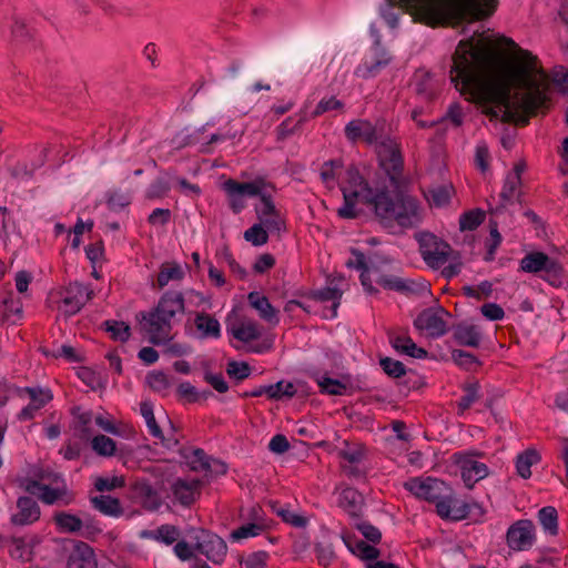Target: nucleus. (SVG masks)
Segmentation results:
<instances>
[{
	"mask_svg": "<svg viewBox=\"0 0 568 568\" xmlns=\"http://www.w3.org/2000/svg\"><path fill=\"white\" fill-rule=\"evenodd\" d=\"M321 393L328 395H344L347 390V385L338 379L323 376L317 381Z\"/></svg>",
	"mask_w": 568,
	"mask_h": 568,
	"instance_id": "nucleus-58",
	"label": "nucleus"
},
{
	"mask_svg": "<svg viewBox=\"0 0 568 568\" xmlns=\"http://www.w3.org/2000/svg\"><path fill=\"white\" fill-rule=\"evenodd\" d=\"M452 60L450 81L457 90L480 103L504 108V123L528 124V116H523L511 100L513 83L506 77L504 54L495 44L476 41L474 37L460 40Z\"/></svg>",
	"mask_w": 568,
	"mask_h": 568,
	"instance_id": "nucleus-1",
	"label": "nucleus"
},
{
	"mask_svg": "<svg viewBox=\"0 0 568 568\" xmlns=\"http://www.w3.org/2000/svg\"><path fill=\"white\" fill-rule=\"evenodd\" d=\"M464 395L457 402V414L464 415L466 410H468L474 403H476L479 398V389L480 385L478 382L467 383L462 387Z\"/></svg>",
	"mask_w": 568,
	"mask_h": 568,
	"instance_id": "nucleus-41",
	"label": "nucleus"
},
{
	"mask_svg": "<svg viewBox=\"0 0 568 568\" xmlns=\"http://www.w3.org/2000/svg\"><path fill=\"white\" fill-rule=\"evenodd\" d=\"M51 151L50 145L44 146L38 156V159L28 164L26 161H17L16 163L8 166V172L11 178L16 180H24L33 176V173L37 169L41 168L48 159V155Z\"/></svg>",
	"mask_w": 568,
	"mask_h": 568,
	"instance_id": "nucleus-23",
	"label": "nucleus"
},
{
	"mask_svg": "<svg viewBox=\"0 0 568 568\" xmlns=\"http://www.w3.org/2000/svg\"><path fill=\"white\" fill-rule=\"evenodd\" d=\"M91 446L92 449L102 457H111L116 450L115 442L102 434L97 435L91 439Z\"/></svg>",
	"mask_w": 568,
	"mask_h": 568,
	"instance_id": "nucleus-52",
	"label": "nucleus"
},
{
	"mask_svg": "<svg viewBox=\"0 0 568 568\" xmlns=\"http://www.w3.org/2000/svg\"><path fill=\"white\" fill-rule=\"evenodd\" d=\"M388 337L392 346L402 354H406L414 358H425L427 356V351L417 346L415 342L405 333H389Z\"/></svg>",
	"mask_w": 568,
	"mask_h": 568,
	"instance_id": "nucleus-26",
	"label": "nucleus"
},
{
	"mask_svg": "<svg viewBox=\"0 0 568 568\" xmlns=\"http://www.w3.org/2000/svg\"><path fill=\"white\" fill-rule=\"evenodd\" d=\"M425 293H430V284L428 282L404 280V288L402 290V294L406 296H422Z\"/></svg>",
	"mask_w": 568,
	"mask_h": 568,
	"instance_id": "nucleus-62",
	"label": "nucleus"
},
{
	"mask_svg": "<svg viewBox=\"0 0 568 568\" xmlns=\"http://www.w3.org/2000/svg\"><path fill=\"white\" fill-rule=\"evenodd\" d=\"M194 325L200 332L201 338H220L221 325L219 321L211 314L205 312L196 313Z\"/></svg>",
	"mask_w": 568,
	"mask_h": 568,
	"instance_id": "nucleus-32",
	"label": "nucleus"
},
{
	"mask_svg": "<svg viewBox=\"0 0 568 568\" xmlns=\"http://www.w3.org/2000/svg\"><path fill=\"white\" fill-rule=\"evenodd\" d=\"M102 326L108 333H110V336L113 341L124 343L131 336V328L125 322L108 320L103 322Z\"/></svg>",
	"mask_w": 568,
	"mask_h": 568,
	"instance_id": "nucleus-50",
	"label": "nucleus"
},
{
	"mask_svg": "<svg viewBox=\"0 0 568 568\" xmlns=\"http://www.w3.org/2000/svg\"><path fill=\"white\" fill-rule=\"evenodd\" d=\"M60 301L58 310L65 316L70 317L79 313L88 301L94 296L93 291L79 282H71L60 291Z\"/></svg>",
	"mask_w": 568,
	"mask_h": 568,
	"instance_id": "nucleus-10",
	"label": "nucleus"
},
{
	"mask_svg": "<svg viewBox=\"0 0 568 568\" xmlns=\"http://www.w3.org/2000/svg\"><path fill=\"white\" fill-rule=\"evenodd\" d=\"M387 1H388V6L385 10H383L382 16H383L385 22L390 28H396L398 26V19H399V12L395 11V8L397 7V4H398V10L400 12H403V10H405L409 14H410V12L406 8V4L403 2V0H387Z\"/></svg>",
	"mask_w": 568,
	"mask_h": 568,
	"instance_id": "nucleus-56",
	"label": "nucleus"
},
{
	"mask_svg": "<svg viewBox=\"0 0 568 568\" xmlns=\"http://www.w3.org/2000/svg\"><path fill=\"white\" fill-rule=\"evenodd\" d=\"M344 168V160L342 158L331 159L325 161L320 170V176L322 182L332 189L342 169Z\"/></svg>",
	"mask_w": 568,
	"mask_h": 568,
	"instance_id": "nucleus-39",
	"label": "nucleus"
},
{
	"mask_svg": "<svg viewBox=\"0 0 568 568\" xmlns=\"http://www.w3.org/2000/svg\"><path fill=\"white\" fill-rule=\"evenodd\" d=\"M470 513V505L464 500L452 497L450 493L437 504V515L443 519L459 521L466 519Z\"/></svg>",
	"mask_w": 568,
	"mask_h": 568,
	"instance_id": "nucleus-19",
	"label": "nucleus"
},
{
	"mask_svg": "<svg viewBox=\"0 0 568 568\" xmlns=\"http://www.w3.org/2000/svg\"><path fill=\"white\" fill-rule=\"evenodd\" d=\"M418 243L424 262L433 270L443 267L455 252L447 242L429 232L422 233Z\"/></svg>",
	"mask_w": 568,
	"mask_h": 568,
	"instance_id": "nucleus-7",
	"label": "nucleus"
},
{
	"mask_svg": "<svg viewBox=\"0 0 568 568\" xmlns=\"http://www.w3.org/2000/svg\"><path fill=\"white\" fill-rule=\"evenodd\" d=\"M385 120L378 119L372 123L367 119H355L344 128V135L348 142L356 144L364 142L367 145L378 144L384 134Z\"/></svg>",
	"mask_w": 568,
	"mask_h": 568,
	"instance_id": "nucleus-8",
	"label": "nucleus"
},
{
	"mask_svg": "<svg viewBox=\"0 0 568 568\" xmlns=\"http://www.w3.org/2000/svg\"><path fill=\"white\" fill-rule=\"evenodd\" d=\"M506 541L508 547L516 551L531 548L535 542V526L532 521L528 519L515 521L507 530Z\"/></svg>",
	"mask_w": 568,
	"mask_h": 568,
	"instance_id": "nucleus-15",
	"label": "nucleus"
},
{
	"mask_svg": "<svg viewBox=\"0 0 568 568\" xmlns=\"http://www.w3.org/2000/svg\"><path fill=\"white\" fill-rule=\"evenodd\" d=\"M203 483L200 479L176 478L171 485V493L180 505L192 506L201 496Z\"/></svg>",
	"mask_w": 568,
	"mask_h": 568,
	"instance_id": "nucleus-16",
	"label": "nucleus"
},
{
	"mask_svg": "<svg viewBox=\"0 0 568 568\" xmlns=\"http://www.w3.org/2000/svg\"><path fill=\"white\" fill-rule=\"evenodd\" d=\"M256 183L258 185L260 193L255 196L260 199L261 204L255 205L254 211L258 221H262L266 219V216L274 215V213L278 211L275 206L272 193L267 192V189L275 191V185L262 176L256 178Z\"/></svg>",
	"mask_w": 568,
	"mask_h": 568,
	"instance_id": "nucleus-21",
	"label": "nucleus"
},
{
	"mask_svg": "<svg viewBox=\"0 0 568 568\" xmlns=\"http://www.w3.org/2000/svg\"><path fill=\"white\" fill-rule=\"evenodd\" d=\"M156 541L165 545H172L178 541L180 537V530L173 525H161L155 529Z\"/></svg>",
	"mask_w": 568,
	"mask_h": 568,
	"instance_id": "nucleus-64",
	"label": "nucleus"
},
{
	"mask_svg": "<svg viewBox=\"0 0 568 568\" xmlns=\"http://www.w3.org/2000/svg\"><path fill=\"white\" fill-rule=\"evenodd\" d=\"M171 190V185L169 181L164 178H156L149 185L145 192V197L149 200H156L164 197L169 191Z\"/></svg>",
	"mask_w": 568,
	"mask_h": 568,
	"instance_id": "nucleus-59",
	"label": "nucleus"
},
{
	"mask_svg": "<svg viewBox=\"0 0 568 568\" xmlns=\"http://www.w3.org/2000/svg\"><path fill=\"white\" fill-rule=\"evenodd\" d=\"M67 568H97L93 548L79 541L68 558Z\"/></svg>",
	"mask_w": 568,
	"mask_h": 568,
	"instance_id": "nucleus-25",
	"label": "nucleus"
},
{
	"mask_svg": "<svg viewBox=\"0 0 568 568\" xmlns=\"http://www.w3.org/2000/svg\"><path fill=\"white\" fill-rule=\"evenodd\" d=\"M194 549L215 565L222 564L227 554V545L219 535L201 529L195 536Z\"/></svg>",
	"mask_w": 568,
	"mask_h": 568,
	"instance_id": "nucleus-13",
	"label": "nucleus"
},
{
	"mask_svg": "<svg viewBox=\"0 0 568 568\" xmlns=\"http://www.w3.org/2000/svg\"><path fill=\"white\" fill-rule=\"evenodd\" d=\"M53 523L58 530L64 534L79 532L83 527V520L79 516L67 511L54 513Z\"/></svg>",
	"mask_w": 568,
	"mask_h": 568,
	"instance_id": "nucleus-36",
	"label": "nucleus"
},
{
	"mask_svg": "<svg viewBox=\"0 0 568 568\" xmlns=\"http://www.w3.org/2000/svg\"><path fill=\"white\" fill-rule=\"evenodd\" d=\"M180 454L194 471H204L210 468L207 464L210 456L202 448H182Z\"/></svg>",
	"mask_w": 568,
	"mask_h": 568,
	"instance_id": "nucleus-38",
	"label": "nucleus"
},
{
	"mask_svg": "<svg viewBox=\"0 0 568 568\" xmlns=\"http://www.w3.org/2000/svg\"><path fill=\"white\" fill-rule=\"evenodd\" d=\"M444 316H450V313L443 306L428 307L417 315L414 326L419 331H426L432 337H440L448 331Z\"/></svg>",
	"mask_w": 568,
	"mask_h": 568,
	"instance_id": "nucleus-14",
	"label": "nucleus"
},
{
	"mask_svg": "<svg viewBox=\"0 0 568 568\" xmlns=\"http://www.w3.org/2000/svg\"><path fill=\"white\" fill-rule=\"evenodd\" d=\"M140 413L144 417L149 433L154 438L160 439L162 443L165 442L164 434L155 420L153 413V405L150 402H142L140 404Z\"/></svg>",
	"mask_w": 568,
	"mask_h": 568,
	"instance_id": "nucleus-45",
	"label": "nucleus"
},
{
	"mask_svg": "<svg viewBox=\"0 0 568 568\" xmlns=\"http://www.w3.org/2000/svg\"><path fill=\"white\" fill-rule=\"evenodd\" d=\"M462 290L465 296L480 301L483 297L491 295L493 284L489 281H483L476 287L466 285Z\"/></svg>",
	"mask_w": 568,
	"mask_h": 568,
	"instance_id": "nucleus-60",
	"label": "nucleus"
},
{
	"mask_svg": "<svg viewBox=\"0 0 568 568\" xmlns=\"http://www.w3.org/2000/svg\"><path fill=\"white\" fill-rule=\"evenodd\" d=\"M541 456L539 452L535 448H527L516 457V470L517 474L524 478L528 479L531 477V466L540 463Z\"/></svg>",
	"mask_w": 568,
	"mask_h": 568,
	"instance_id": "nucleus-34",
	"label": "nucleus"
},
{
	"mask_svg": "<svg viewBox=\"0 0 568 568\" xmlns=\"http://www.w3.org/2000/svg\"><path fill=\"white\" fill-rule=\"evenodd\" d=\"M452 358L457 366L468 372L475 371L477 366L481 365L477 356L463 349H454Z\"/></svg>",
	"mask_w": 568,
	"mask_h": 568,
	"instance_id": "nucleus-53",
	"label": "nucleus"
},
{
	"mask_svg": "<svg viewBox=\"0 0 568 568\" xmlns=\"http://www.w3.org/2000/svg\"><path fill=\"white\" fill-rule=\"evenodd\" d=\"M548 255L544 252H531L526 254L520 261L519 270L526 273H539L545 268Z\"/></svg>",
	"mask_w": 568,
	"mask_h": 568,
	"instance_id": "nucleus-44",
	"label": "nucleus"
},
{
	"mask_svg": "<svg viewBox=\"0 0 568 568\" xmlns=\"http://www.w3.org/2000/svg\"><path fill=\"white\" fill-rule=\"evenodd\" d=\"M343 542L347 549L358 558L363 560H376L381 556V551L375 546L368 545L363 539H359L356 535L345 532L342 535Z\"/></svg>",
	"mask_w": 568,
	"mask_h": 568,
	"instance_id": "nucleus-22",
	"label": "nucleus"
},
{
	"mask_svg": "<svg viewBox=\"0 0 568 568\" xmlns=\"http://www.w3.org/2000/svg\"><path fill=\"white\" fill-rule=\"evenodd\" d=\"M415 22L447 27L484 21L497 10L499 0H403Z\"/></svg>",
	"mask_w": 568,
	"mask_h": 568,
	"instance_id": "nucleus-3",
	"label": "nucleus"
},
{
	"mask_svg": "<svg viewBox=\"0 0 568 568\" xmlns=\"http://www.w3.org/2000/svg\"><path fill=\"white\" fill-rule=\"evenodd\" d=\"M243 237L245 241L250 242L253 246H262L268 242V232L263 226V224L255 223L251 227H248Z\"/></svg>",
	"mask_w": 568,
	"mask_h": 568,
	"instance_id": "nucleus-54",
	"label": "nucleus"
},
{
	"mask_svg": "<svg viewBox=\"0 0 568 568\" xmlns=\"http://www.w3.org/2000/svg\"><path fill=\"white\" fill-rule=\"evenodd\" d=\"M12 549H10V556L14 559H19L23 562L32 559V547L34 542H27L24 537H11Z\"/></svg>",
	"mask_w": 568,
	"mask_h": 568,
	"instance_id": "nucleus-48",
	"label": "nucleus"
},
{
	"mask_svg": "<svg viewBox=\"0 0 568 568\" xmlns=\"http://www.w3.org/2000/svg\"><path fill=\"white\" fill-rule=\"evenodd\" d=\"M1 321L2 323L6 322H16L13 317L21 318L22 316V303L19 298H14L13 293H8L1 301Z\"/></svg>",
	"mask_w": 568,
	"mask_h": 568,
	"instance_id": "nucleus-40",
	"label": "nucleus"
},
{
	"mask_svg": "<svg viewBox=\"0 0 568 568\" xmlns=\"http://www.w3.org/2000/svg\"><path fill=\"white\" fill-rule=\"evenodd\" d=\"M379 365L392 378L400 379L403 376H406V366L397 359L392 357H383L379 359Z\"/></svg>",
	"mask_w": 568,
	"mask_h": 568,
	"instance_id": "nucleus-57",
	"label": "nucleus"
},
{
	"mask_svg": "<svg viewBox=\"0 0 568 568\" xmlns=\"http://www.w3.org/2000/svg\"><path fill=\"white\" fill-rule=\"evenodd\" d=\"M17 395L23 397L28 395L30 403L36 405L38 409H42L53 398L52 392L49 388L41 387H16Z\"/></svg>",
	"mask_w": 568,
	"mask_h": 568,
	"instance_id": "nucleus-37",
	"label": "nucleus"
},
{
	"mask_svg": "<svg viewBox=\"0 0 568 568\" xmlns=\"http://www.w3.org/2000/svg\"><path fill=\"white\" fill-rule=\"evenodd\" d=\"M378 165L384 171L387 185L405 196H412L402 187L404 156L400 142L390 135H385L377 144Z\"/></svg>",
	"mask_w": 568,
	"mask_h": 568,
	"instance_id": "nucleus-6",
	"label": "nucleus"
},
{
	"mask_svg": "<svg viewBox=\"0 0 568 568\" xmlns=\"http://www.w3.org/2000/svg\"><path fill=\"white\" fill-rule=\"evenodd\" d=\"M364 505L363 495L353 487H346L342 490L338 498V506L349 516L358 517Z\"/></svg>",
	"mask_w": 568,
	"mask_h": 568,
	"instance_id": "nucleus-28",
	"label": "nucleus"
},
{
	"mask_svg": "<svg viewBox=\"0 0 568 568\" xmlns=\"http://www.w3.org/2000/svg\"><path fill=\"white\" fill-rule=\"evenodd\" d=\"M314 551L318 565L323 566L324 568H328L336 558L332 545L316 544Z\"/></svg>",
	"mask_w": 568,
	"mask_h": 568,
	"instance_id": "nucleus-61",
	"label": "nucleus"
},
{
	"mask_svg": "<svg viewBox=\"0 0 568 568\" xmlns=\"http://www.w3.org/2000/svg\"><path fill=\"white\" fill-rule=\"evenodd\" d=\"M344 203L337 215L344 220L357 219L362 210L357 203L366 205L374 213L378 223L390 229H414L423 221V209L415 196H405L389 189L385 179H378L373 185L361 173L356 164H349L338 182Z\"/></svg>",
	"mask_w": 568,
	"mask_h": 568,
	"instance_id": "nucleus-2",
	"label": "nucleus"
},
{
	"mask_svg": "<svg viewBox=\"0 0 568 568\" xmlns=\"http://www.w3.org/2000/svg\"><path fill=\"white\" fill-rule=\"evenodd\" d=\"M538 520L546 532L551 536L558 535V513L555 507H542L538 511Z\"/></svg>",
	"mask_w": 568,
	"mask_h": 568,
	"instance_id": "nucleus-46",
	"label": "nucleus"
},
{
	"mask_svg": "<svg viewBox=\"0 0 568 568\" xmlns=\"http://www.w3.org/2000/svg\"><path fill=\"white\" fill-rule=\"evenodd\" d=\"M185 312V301L181 292L166 291L159 298L158 304L149 312H140L136 320L141 329L149 336L153 345L164 344L171 334L172 323L176 316Z\"/></svg>",
	"mask_w": 568,
	"mask_h": 568,
	"instance_id": "nucleus-5",
	"label": "nucleus"
},
{
	"mask_svg": "<svg viewBox=\"0 0 568 568\" xmlns=\"http://www.w3.org/2000/svg\"><path fill=\"white\" fill-rule=\"evenodd\" d=\"M90 503L95 510L109 517L118 518L124 514L120 499L110 495L90 497Z\"/></svg>",
	"mask_w": 568,
	"mask_h": 568,
	"instance_id": "nucleus-30",
	"label": "nucleus"
},
{
	"mask_svg": "<svg viewBox=\"0 0 568 568\" xmlns=\"http://www.w3.org/2000/svg\"><path fill=\"white\" fill-rule=\"evenodd\" d=\"M235 339L242 343H250L261 337L262 333L260 326L254 321L241 322L240 324L229 325L226 328Z\"/></svg>",
	"mask_w": 568,
	"mask_h": 568,
	"instance_id": "nucleus-31",
	"label": "nucleus"
},
{
	"mask_svg": "<svg viewBox=\"0 0 568 568\" xmlns=\"http://www.w3.org/2000/svg\"><path fill=\"white\" fill-rule=\"evenodd\" d=\"M521 182L518 181L517 175H507L501 192L499 194V205L496 212L514 204L515 202L523 204L524 194L520 191Z\"/></svg>",
	"mask_w": 568,
	"mask_h": 568,
	"instance_id": "nucleus-24",
	"label": "nucleus"
},
{
	"mask_svg": "<svg viewBox=\"0 0 568 568\" xmlns=\"http://www.w3.org/2000/svg\"><path fill=\"white\" fill-rule=\"evenodd\" d=\"M222 189L226 194L227 205L234 214H240L246 207L245 196L254 197L260 193L256 178L250 182L227 179Z\"/></svg>",
	"mask_w": 568,
	"mask_h": 568,
	"instance_id": "nucleus-11",
	"label": "nucleus"
},
{
	"mask_svg": "<svg viewBox=\"0 0 568 568\" xmlns=\"http://www.w3.org/2000/svg\"><path fill=\"white\" fill-rule=\"evenodd\" d=\"M131 202L132 196L128 192L111 190L105 193V203L111 211H121L129 206Z\"/></svg>",
	"mask_w": 568,
	"mask_h": 568,
	"instance_id": "nucleus-51",
	"label": "nucleus"
},
{
	"mask_svg": "<svg viewBox=\"0 0 568 568\" xmlns=\"http://www.w3.org/2000/svg\"><path fill=\"white\" fill-rule=\"evenodd\" d=\"M184 277V271L176 262H164L160 266L156 283L152 286L155 288H163L170 281H181Z\"/></svg>",
	"mask_w": 568,
	"mask_h": 568,
	"instance_id": "nucleus-35",
	"label": "nucleus"
},
{
	"mask_svg": "<svg viewBox=\"0 0 568 568\" xmlns=\"http://www.w3.org/2000/svg\"><path fill=\"white\" fill-rule=\"evenodd\" d=\"M306 122L305 114H302L297 121H294L293 116H287L281 124L275 129L276 141L283 142L296 132L303 129Z\"/></svg>",
	"mask_w": 568,
	"mask_h": 568,
	"instance_id": "nucleus-42",
	"label": "nucleus"
},
{
	"mask_svg": "<svg viewBox=\"0 0 568 568\" xmlns=\"http://www.w3.org/2000/svg\"><path fill=\"white\" fill-rule=\"evenodd\" d=\"M18 513L13 514L10 521L14 526H27L38 521L41 510L38 503L29 496H21L17 500Z\"/></svg>",
	"mask_w": 568,
	"mask_h": 568,
	"instance_id": "nucleus-18",
	"label": "nucleus"
},
{
	"mask_svg": "<svg viewBox=\"0 0 568 568\" xmlns=\"http://www.w3.org/2000/svg\"><path fill=\"white\" fill-rule=\"evenodd\" d=\"M414 80L416 95L427 104L433 103L437 99L440 88L432 73L418 70Z\"/></svg>",
	"mask_w": 568,
	"mask_h": 568,
	"instance_id": "nucleus-20",
	"label": "nucleus"
},
{
	"mask_svg": "<svg viewBox=\"0 0 568 568\" xmlns=\"http://www.w3.org/2000/svg\"><path fill=\"white\" fill-rule=\"evenodd\" d=\"M247 301L250 305L258 312L262 320L273 324L278 323V312L273 307L266 296L258 292H251L247 296Z\"/></svg>",
	"mask_w": 568,
	"mask_h": 568,
	"instance_id": "nucleus-29",
	"label": "nucleus"
},
{
	"mask_svg": "<svg viewBox=\"0 0 568 568\" xmlns=\"http://www.w3.org/2000/svg\"><path fill=\"white\" fill-rule=\"evenodd\" d=\"M404 488L418 499L435 504L436 507L438 503L447 497L448 493H452V489L444 480L433 477L425 479L412 477L404 483Z\"/></svg>",
	"mask_w": 568,
	"mask_h": 568,
	"instance_id": "nucleus-9",
	"label": "nucleus"
},
{
	"mask_svg": "<svg viewBox=\"0 0 568 568\" xmlns=\"http://www.w3.org/2000/svg\"><path fill=\"white\" fill-rule=\"evenodd\" d=\"M428 201L437 206L442 207L450 201V189L446 185H439L428 191Z\"/></svg>",
	"mask_w": 568,
	"mask_h": 568,
	"instance_id": "nucleus-63",
	"label": "nucleus"
},
{
	"mask_svg": "<svg viewBox=\"0 0 568 568\" xmlns=\"http://www.w3.org/2000/svg\"><path fill=\"white\" fill-rule=\"evenodd\" d=\"M267 527L268 526L265 521L248 523L234 529L230 537L233 541H239L248 537H256L265 531Z\"/></svg>",
	"mask_w": 568,
	"mask_h": 568,
	"instance_id": "nucleus-47",
	"label": "nucleus"
},
{
	"mask_svg": "<svg viewBox=\"0 0 568 568\" xmlns=\"http://www.w3.org/2000/svg\"><path fill=\"white\" fill-rule=\"evenodd\" d=\"M484 219L485 214L481 210L465 212L459 217V227L462 231H474L484 222Z\"/></svg>",
	"mask_w": 568,
	"mask_h": 568,
	"instance_id": "nucleus-55",
	"label": "nucleus"
},
{
	"mask_svg": "<svg viewBox=\"0 0 568 568\" xmlns=\"http://www.w3.org/2000/svg\"><path fill=\"white\" fill-rule=\"evenodd\" d=\"M295 295L302 296V297H307V298H311L313 301H318V302L333 301L331 317H336L337 307L341 304V298H342L343 292H342V290H339L337 287L327 286V287H324L321 290H313L310 292L298 291L295 293Z\"/></svg>",
	"mask_w": 568,
	"mask_h": 568,
	"instance_id": "nucleus-27",
	"label": "nucleus"
},
{
	"mask_svg": "<svg viewBox=\"0 0 568 568\" xmlns=\"http://www.w3.org/2000/svg\"><path fill=\"white\" fill-rule=\"evenodd\" d=\"M479 452L455 453L453 455L455 464L460 469V475L465 486L473 488L475 484L488 476V466L474 459L475 456H481Z\"/></svg>",
	"mask_w": 568,
	"mask_h": 568,
	"instance_id": "nucleus-12",
	"label": "nucleus"
},
{
	"mask_svg": "<svg viewBox=\"0 0 568 568\" xmlns=\"http://www.w3.org/2000/svg\"><path fill=\"white\" fill-rule=\"evenodd\" d=\"M11 37L14 44H29L36 45V33L32 29L18 18H14L11 27Z\"/></svg>",
	"mask_w": 568,
	"mask_h": 568,
	"instance_id": "nucleus-43",
	"label": "nucleus"
},
{
	"mask_svg": "<svg viewBox=\"0 0 568 568\" xmlns=\"http://www.w3.org/2000/svg\"><path fill=\"white\" fill-rule=\"evenodd\" d=\"M453 337L460 346L478 347L481 341V333L476 325L460 324L455 327Z\"/></svg>",
	"mask_w": 568,
	"mask_h": 568,
	"instance_id": "nucleus-33",
	"label": "nucleus"
},
{
	"mask_svg": "<svg viewBox=\"0 0 568 568\" xmlns=\"http://www.w3.org/2000/svg\"><path fill=\"white\" fill-rule=\"evenodd\" d=\"M338 457L349 464H359L366 456V447L364 444H349L345 442V448L339 449Z\"/></svg>",
	"mask_w": 568,
	"mask_h": 568,
	"instance_id": "nucleus-49",
	"label": "nucleus"
},
{
	"mask_svg": "<svg viewBox=\"0 0 568 568\" xmlns=\"http://www.w3.org/2000/svg\"><path fill=\"white\" fill-rule=\"evenodd\" d=\"M375 45L374 57L371 60L365 59L356 67L354 74L357 78L364 80L375 78L392 62V55L384 48L379 47V41H376Z\"/></svg>",
	"mask_w": 568,
	"mask_h": 568,
	"instance_id": "nucleus-17",
	"label": "nucleus"
},
{
	"mask_svg": "<svg viewBox=\"0 0 568 568\" xmlns=\"http://www.w3.org/2000/svg\"><path fill=\"white\" fill-rule=\"evenodd\" d=\"M500 42L517 54L515 69L513 72L506 71V77L511 81L513 88L527 90L515 103L523 116H528L529 120L531 116H536L538 110L548 102L546 93L540 90L535 79V73L541 77H546V73L542 68H538V57L529 50L520 48L511 38L503 36Z\"/></svg>",
	"mask_w": 568,
	"mask_h": 568,
	"instance_id": "nucleus-4",
	"label": "nucleus"
}]
</instances>
